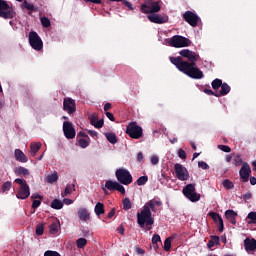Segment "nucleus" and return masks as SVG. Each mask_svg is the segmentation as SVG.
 Here are the masks:
<instances>
[{
	"label": "nucleus",
	"mask_w": 256,
	"mask_h": 256,
	"mask_svg": "<svg viewBox=\"0 0 256 256\" xmlns=\"http://www.w3.org/2000/svg\"><path fill=\"white\" fill-rule=\"evenodd\" d=\"M161 205H163L161 200L152 199L143 206L139 213H137V223L139 228L143 229L145 233H147V231H151V229H153V225H155V218H153L151 211L156 213L157 208L155 207H161Z\"/></svg>",
	"instance_id": "1"
},
{
	"label": "nucleus",
	"mask_w": 256,
	"mask_h": 256,
	"mask_svg": "<svg viewBox=\"0 0 256 256\" xmlns=\"http://www.w3.org/2000/svg\"><path fill=\"white\" fill-rule=\"evenodd\" d=\"M170 61L181 73H184V75H187L190 79H203V77H205V74L197 67V64H189V62L184 61L181 56L170 57Z\"/></svg>",
	"instance_id": "2"
},
{
	"label": "nucleus",
	"mask_w": 256,
	"mask_h": 256,
	"mask_svg": "<svg viewBox=\"0 0 256 256\" xmlns=\"http://www.w3.org/2000/svg\"><path fill=\"white\" fill-rule=\"evenodd\" d=\"M167 43L170 47H175L176 49H181V47H191L189 38L181 35H174L167 40Z\"/></svg>",
	"instance_id": "3"
},
{
	"label": "nucleus",
	"mask_w": 256,
	"mask_h": 256,
	"mask_svg": "<svg viewBox=\"0 0 256 256\" xmlns=\"http://www.w3.org/2000/svg\"><path fill=\"white\" fill-rule=\"evenodd\" d=\"M14 182L20 185L18 192L16 194L17 199H27L31 195V191L29 189V185L27 184V180L16 178Z\"/></svg>",
	"instance_id": "4"
},
{
	"label": "nucleus",
	"mask_w": 256,
	"mask_h": 256,
	"mask_svg": "<svg viewBox=\"0 0 256 256\" xmlns=\"http://www.w3.org/2000/svg\"><path fill=\"white\" fill-rule=\"evenodd\" d=\"M116 179L122 185H131L133 183V176L131 172L125 168H119L115 172Z\"/></svg>",
	"instance_id": "5"
},
{
	"label": "nucleus",
	"mask_w": 256,
	"mask_h": 256,
	"mask_svg": "<svg viewBox=\"0 0 256 256\" xmlns=\"http://www.w3.org/2000/svg\"><path fill=\"white\" fill-rule=\"evenodd\" d=\"M140 9L142 13H145L146 15H149V13L155 14L159 13L161 11V6L159 5V2L148 0L145 3L141 4Z\"/></svg>",
	"instance_id": "6"
},
{
	"label": "nucleus",
	"mask_w": 256,
	"mask_h": 256,
	"mask_svg": "<svg viewBox=\"0 0 256 256\" xmlns=\"http://www.w3.org/2000/svg\"><path fill=\"white\" fill-rule=\"evenodd\" d=\"M126 133L131 139H141L143 137V128L137 122H130L126 127Z\"/></svg>",
	"instance_id": "7"
},
{
	"label": "nucleus",
	"mask_w": 256,
	"mask_h": 256,
	"mask_svg": "<svg viewBox=\"0 0 256 256\" xmlns=\"http://www.w3.org/2000/svg\"><path fill=\"white\" fill-rule=\"evenodd\" d=\"M183 195L192 203H197L201 199V194L195 192V184H187L182 191Z\"/></svg>",
	"instance_id": "8"
},
{
	"label": "nucleus",
	"mask_w": 256,
	"mask_h": 256,
	"mask_svg": "<svg viewBox=\"0 0 256 256\" xmlns=\"http://www.w3.org/2000/svg\"><path fill=\"white\" fill-rule=\"evenodd\" d=\"M0 17L2 19H13L15 17L13 8L5 0H0Z\"/></svg>",
	"instance_id": "9"
},
{
	"label": "nucleus",
	"mask_w": 256,
	"mask_h": 256,
	"mask_svg": "<svg viewBox=\"0 0 256 256\" xmlns=\"http://www.w3.org/2000/svg\"><path fill=\"white\" fill-rule=\"evenodd\" d=\"M29 43L30 47L35 51H41L43 49V40H41V37L35 31L29 33Z\"/></svg>",
	"instance_id": "10"
},
{
	"label": "nucleus",
	"mask_w": 256,
	"mask_h": 256,
	"mask_svg": "<svg viewBox=\"0 0 256 256\" xmlns=\"http://www.w3.org/2000/svg\"><path fill=\"white\" fill-rule=\"evenodd\" d=\"M179 55H181V57H184L185 59H188V64L197 65V61H199V59H200L199 54H197L189 49L181 50L179 52Z\"/></svg>",
	"instance_id": "11"
},
{
	"label": "nucleus",
	"mask_w": 256,
	"mask_h": 256,
	"mask_svg": "<svg viewBox=\"0 0 256 256\" xmlns=\"http://www.w3.org/2000/svg\"><path fill=\"white\" fill-rule=\"evenodd\" d=\"M174 169H175L176 177L177 179H179V181H188L189 171L187 170V168H185L183 165L179 163H176L174 165Z\"/></svg>",
	"instance_id": "12"
},
{
	"label": "nucleus",
	"mask_w": 256,
	"mask_h": 256,
	"mask_svg": "<svg viewBox=\"0 0 256 256\" xmlns=\"http://www.w3.org/2000/svg\"><path fill=\"white\" fill-rule=\"evenodd\" d=\"M182 17L190 27H197L199 25V17L193 11H186Z\"/></svg>",
	"instance_id": "13"
},
{
	"label": "nucleus",
	"mask_w": 256,
	"mask_h": 256,
	"mask_svg": "<svg viewBox=\"0 0 256 256\" xmlns=\"http://www.w3.org/2000/svg\"><path fill=\"white\" fill-rule=\"evenodd\" d=\"M63 133L66 139H75L76 132L75 127H73V123L69 121L63 122Z\"/></svg>",
	"instance_id": "14"
},
{
	"label": "nucleus",
	"mask_w": 256,
	"mask_h": 256,
	"mask_svg": "<svg viewBox=\"0 0 256 256\" xmlns=\"http://www.w3.org/2000/svg\"><path fill=\"white\" fill-rule=\"evenodd\" d=\"M63 110L66 111L68 115H73V113L77 111L75 100L71 98H65L63 102Z\"/></svg>",
	"instance_id": "15"
},
{
	"label": "nucleus",
	"mask_w": 256,
	"mask_h": 256,
	"mask_svg": "<svg viewBox=\"0 0 256 256\" xmlns=\"http://www.w3.org/2000/svg\"><path fill=\"white\" fill-rule=\"evenodd\" d=\"M147 19L151 23H156L157 25H163V23H167V21H169L168 16H161L159 14H150L147 16Z\"/></svg>",
	"instance_id": "16"
},
{
	"label": "nucleus",
	"mask_w": 256,
	"mask_h": 256,
	"mask_svg": "<svg viewBox=\"0 0 256 256\" xmlns=\"http://www.w3.org/2000/svg\"><path fill=\"white\" fill-rule=\"evenodd\" d=\"M239 175L244 183H247V181H249V176L251 175V166H249L248 163L243 164L239 171Z\"/></svg>",
	"instance_id": "17"
},
{
	"label": "nucleus",
	"mask_w": 256,
	"mask_h": 256,
	"mask_svg": "<svg viewBox=\"0 0 256 256\" xmlns=\"http://www.w3.org/2000/svg\"><path fill=\"white\" fill-rule=\"evenodd\" d=\"M244 247H245V251H247V253H250V251H255L256 250V240L254 238H252V239L246 238L244 240Z\"/></svg>",
	"instance_id": "18"
},
{
	"label": "nucleus",
	"mask_w": 256,
	"mask_h": 256,
	"mask_svg": "<svg viewBox=\"0 0 256 256\" xmlns=\"http://www.w3.org/2000/svg\"><path fill=\"white\" fill-rule=\"evenodd\" d=\"M225 217L232 225H237V212L234 210H226Z\"/></svg>",
	"instance_id": "19"
},
{
	"label": "nucleus",
	"mask_w": 256,
	"mask_h": 256,
	"mask_svg": "<svg viewBox=\"0 0 256 256\" xmlns=\"http://www.w3.org/2000/svg\"><path fill=\"white\" fill-rule=\"evenodd\" d=\"M14 157L16 161H19V163H27V161H29V158H27V155H25L21 149L14 150Z\"/></svg>",
	"instance_id": "20"
},
{
	"label": "nucleus",
	"mask_w": 256,
	"mask_h": 256,
	"mask_svg": "<svg viewBox=\"0 0 256 256\" xmlns=\"http://www.w3.org/2000/svg\"><path fill=\"white\" fill-rule=\"evenodd\" d=\"M221 90L219 92H216V97H225V95H229L231 91V86L227 84L226 82L222 83L220 86Z\"/></svg>",
	"instance_id": "21"
},
{
	"label": "nucleus",
	"mask_w": 256,
	"mask_h": 256,
	"mask_svg": "<svg viewBox=\"0 0 256 256\" xmlns=\"http://www.w3.org/2000/svg\"><path fill=\"white\" fill-rule=\"evenodd\" d=\"M78 217L81 221H89V219H91V214H89L87 208H80L78 210Z\"/></svg>",
	"instance_id": "22"
},
{
	"label": "nucleus",
	"mask_w": 256,
	"mask_h": 256,
	"mask_svg": "<svg viewBox=\"0 0 256 256\" xmlns=\"http://www.w3.org/2000/svg\"><path fill=\"white\" fill-rule=\"evenodd\" d=\"M60 227H61V222L59 221V219H56L55 221H53L49 226V231L51 235H57Z\"/></svg>",
	"instance_id": "23"
},
{
	"label": "nucleus",
	"mask_w": 256,
	"mask_h": 256,
	"mask_svg": "<svg viewBox=\"0 0 256 256\" xmlns=\"http://www.w3.org/2000/svg\"><path fill=\"white\" fill-rule=\"evenodd\" d=\"M94 213L97 217H101V215H105V205L101 202H97L94 208Z\"/></svg>",
	"instance_id": "24"
},
{
	"label": "nucleus",
	"mask_w": 256,
	"mask_h": 256,
	"mask_svg": "<svg viewBox=\"0 0 256 256\" xmlns=\"http://www.w3.org/2000/svg\"><path fill=\"white\" fill-rule=\"evenodd\" d=\"M41 149V143H31L30 145V155L32 157H35L37 153H39V150Z\"/></svg>",
	"instance_id": "25"
},
{
	"label": "nucleus",
	"mask_w": 256,
	"mask_h": 256,
	"mask_svg": "<svg viewBox=\"0 0 256 256\" xmlns=\"http://www.w3.org/2000/svg\"><path fill=\"white\" fill-rule=\"evenodd\" d=\"M118 183L119 182L117 181L107 180L105 182V187L108 189V191H115L117 189Z\"/></svg>",
	"instance_id": "26"
},
{
	"label": "nucleus",
	"mask_w": 256,
	"mask_h": 256,
	"mask_svg": "<svg viewBox=\"0 0 256 256\" xmlns=\"http://www.w3.org/2000/svg\"><path fill=\"white\" fill-rule=\"evenodd\" d=\"M105 137L107 139V141H109V143H111L112 145H115V143H117L118 139H117V135H115V133H105Z\"/></svg>",
	"instance_id": "27"
},
{
	"label": "nucleus",
	"mask_w": 256,
	"mask_h": 256,
	"mask_svg": "<svg viewBox=\"0 0 256 256\" xmlns=\"http://www.w3.org/2000/svg\"><path fill=\"white\" fill-rule=\"evenodd\" d=\"M222 85H223V80L219 78L214 79L211 83L212 89H214V91H219Z\"/></svg>",
	"instance_id": "28"
},
{
	"label": "nucleus",
	"mask_w": 256,
	"mask_h": 256,
	"mask_svg": "<svg viewBox=\"0 0 256 256\" xmlns=\"http://www.w3.org/2000/svg\"><path fill=\"white\" fill-rule=\"evenodd\" d=\"M73 191H75V184H68L64 190V192H62V197H67V195H71V193H73Z\"/></svg>",
	"instance_id": "29"
},
{
	"label": "nucleus",
	"mask_w": 256,
	"mask_h": 256,
	"mask_svg": "<svg viewBox=\"0 0 256 256\" xmlns=\"http://www.w3.org/2000/svg\"><path fill=\"white\" fill-rule=\"evenodd\" d=\"M51 207L52 209H56V210L63 209V202H61V200L59 199H54L51 202Z\"/></svg>",
	"instance_id": "30"
},
{
	"label": "nucleus",
	"mask_w": 256,
	"mask_h": 256,
	"mask_svg": "<svg viewBox=\"0 0 256 256\" xmlns=\"http://www.w3.org/2000/svg\"><path fill=\"white\" fill-rule=\"evenodd\" d=\"M208 249H212L215 245H219V236H212V239L208 241Z\"/></svg>",
	"instance_id": "31"
},
{
	"label": "nucleus",
	"mask_w": 256,
	"mask_h": 256,
	"mask_svg": "<svg viewBox=\"0 0 256 256\" xmlns=\"http://www.w3.org/2000/svg\"><path fill=\"white\" fill-rule=\"evenodd\" d=\"M15 174L16 175H29V170L23 166H19L18 168L15 169Z\"/></svg>",
	"instance_id": "32"
},
{
	"label": "nucleus",
	"mask_w": 256,
	"mask_h": 256,
	"mask_svg": "<svg viewBox=\"0 0 256 256\" xmlns=\"http://www.w3.org/2000/svg\"><path fill=\"white\" fill-rule=\"evenodd\" d=\"M122 203H123L124 211H129V209H131V207H133V204H131V200L129 198H124L122 200Z\"/></svg>",
	"instance_id": "33"
},
{
	"label": "nucleus",
	"mask_w": 256,
	"mask_h": 256,
	"mask_svg": "<svg viewBox=\"0 0 256 256\" xmlns=\"http://www.w3.org/2000/svg\"><path fill=\"white\" fill-rule=\"evenodd\" d=\"M11 187H13V183H11V181L4 182L2 184L1 192L7 193V191L11 190Z\"/></svg>",
	"instance_id": "34"
},
{
	"label": "nucleus",
	"mask_w": 256,
	"mask_h": 256,
	"mask_svg": "<svg viewBox=\"0 0 256 256\" xmlns=\"http://www.w3.org/2000/svg\"><path fill=\"white\" fill-rule=\"evenodd\" d=\"M58 179L59 175H57V172H54L53 174L47 176V183H56Z\"/></svg>",
	"instance_id": "35"
},
{
	"label": "nucleus",
	"mask_w": 256,
	"mask_h": 256,
	"mask_svg": "<svg viewBox=\"0 0 256 256\" xmlns=\"http://www.w3.org/2000/svg\"><path fill=\"white\" fill-rule=\"evenodd\" d=\"M45 233V224L39 223L36 225V235L41 236Z\"/></svg>",
	"instance_id": "36"
},
{
	"label": "nucleus",
	"mask_w": 256,
	"mask_h": 256,
	"mask_svg": "<svg viewBox=\"0 0 256 256\" xmlns=\"http://www.w3.org/2000/svg\"><path fill=\"white\" fill-rule=\"evenodd\" d=\"M22 9H27L28 11H35V5L27 2V0H25L22 5H21Z\"/></svg>",
	"instance_id": "37"
},
{
	"label": "nucleus",
	"mask_w": 256,
	"mask_h": 256,
	"mask_svg": "<svg viewBox=\"0 0 256 256\" xmlns=\"http://www.w3.org/2000/svg\"><path fill=\"white\" fill-rule=\"evenodd\" d=\"M85 245H87V239H85V238H79L76 241V246L78 249H83L85 247Z\"/></svg>",
	"instance_id": "38"
},
{
	"label": "nucleus",
	"mask_w": 256,
	"mask_h": 256,
	"mask_svg": "<svg viewBox=\"0 0 256 256\" xmlns=\"http://www.w3.org/2000/svg\"><path fill=\"white\" fill-rule=\"evenodd\" d=\"M147 181H149L148 176H141L137 179L136 184L141 187V186L145 185V183H147Z\"/></svg>",
	"instance_id": "39"
},
{
	"label": "nucleus",
	"mask_w": 256,
	"mask_h": 256,
	"mask_svg": "<svg viewBox=\"0 0 256 256\" xmlns=\"http://www.w3.org/2000/svg\"><path fill=\"white\" fill-rule=\"evenodd\" d=\"M223 187H225V189H233L234 187H235V184H233L232 182H231V180H229V179H225L224 181H223Z\"/></svg>",
	"instance_id": "40"
},
{
	"label": "nucleus",
	"mask_w": 256,
	"mask_h": 256,
	"mask_svg": "<svg viewBox=\"0 0 256 256\" xmlns=\"http://www.w3.org/2000/svg\"><path fill=\"white\" fill-rule=\"evenodd\" d=\"M78 143H79V146L82 148V149H87V147H89V141H87L86 139L84 138H80L78 140Z\"/></svg>",
	"instance_id": "41"
},
{
	"label": "nucleus",
	"mask_w": 256,
	"mask_h": 256,
	"mask_svg": "<svg viewBox=\"0 0 256 256\" xmlns=\"http://www.w3.org/2000/svg\"><path fill=\"white\" fill-rule=\"evenodd\" d=\"M40 21H41V25L44 26L45 28L51 27V20H49V18H47V17H42V18L40 19Z\"/></svg>",
	"instance_id": "42"
},
{
	"label": "nucleus",
	"mask_w": 256,
	"mask_h": 256,
	"mask_svg": "<svg viewBox=\"0 0 256 256\" xmlns=\"http://www.w3.org/2000/svg\"><path fill=\"white\" fill-rule=\"evenodd\" d=\"M164 251H171V237L165 239Z\"/></svg>",
	"instance_id": "43"
},
{
	"label": "nucleus",
	"mask_w": 256,
	"mask_h": 256,
	"mask_svg": "<svg viewBox=\"0 0 256 256\" xmlns=\"http://www.w3.org/2000/svg\"><path fill=\"white\" fill-rule=\"evenodd\" d=\"M218 149H220V151H223L224 153H231V147L227 145L220 144L218 145Z\"/></svg>",
	"instance_id": "44"
},
{
	"label": "nucleus",
	"mask_w": 256,
	"mask_h": 256,
	"mask_svg": "<svg viewBox=\"0 0 256 256\" xmlns=\"http://www.w3.org/2000/svg\"><path fill=\"white\" fill-rule=\"evenodd\" d=\"M209 217H211V219H213L214 223H217V221H219V217H221V215H219L217 212H210Z\"/></svg>",
	"instance_id": "45"
},
{
	"label": "nucleus",
	"mask_w": 256,
	"mask_h": 256,
	"mask_svg": "<svg viewBox=\"0 0 256 256\" xmlns=\"http://www.w3.org/2000/svg\"><path fill=\"white\" fill-rule=\"evenodd\" d=\"M198 167H200V169H204L205 171L209 170V164H207L205 161H199Z\"/></svg>",
	"instance_id": "46"
},
{
	"label": "nucleus",
	"mask_w": 256,
	"mask_h": 256,
	"mask_svg": "<svg viewBox=\"0 0 256 256\" xmlns=\"http://www.w3.org/2000/svg\"><path fill=\"white\" fill-rule=\"evenodd\" d=\"M115 191H119V193H121V195H125L126 191H125V187L123 185H121L119 182L116 186V190Z\"/></svg>",
	"instance_id": "47"
},
{
	"label": "nucleus",
	"mask_w": 256,
	"mask_h": 256,
	"mask_svg": "<svg viewBox=\"0 0 256 256\" xmlns=\"http://www.w3.org/2000/svg\"><path fill=\"white\" fill-rule=\"evenodd\" d=\"M161 242V236L159 234H154L152 237V243L153 245H157V243Z\"/></svg>",
	"instance_id": "48"
},
{
	"label": "nucleus",
	"mask_w": 256,
	"mask_h": 256,
	"mask_svg": "<svg viewBox=\"0 0 256 256\" xmlns=\"http://www.w3.org/2000/svg\"><path fill=\"white\" fill-rule=\"evenodd\" d=\"M44 256H61V254H59L57 251L47 250L44 253Z\"/></svg>",
	"instance_id": "49"
},
{
	"label": "nucleus",
	"mask_w": 256,
	"mask_h": 256,
	"mask_svg": "<svg viewBox=\"0 0 256 256\" xmlns=\"http://www.w3.org/2000/svg\"><path fill=\"white\" fill-rule=\"evenodd\" d=\"M90 124L91 125H95L96 121H99V117L97 116V114H92L90 117Z\"/></svg>",
	"instance_id": "50"
},
{
	"label": "nucleus",
	"mask_w": 256,
	"mask_h": 256,
	"mask_svg": "<svg viewBox=\"0 0 256 256\" xmlns=\"http://www.w3.org/2000/svg\"><path fill=\"white\" fill-rule=\"evenodd\" d=\"M104 125L103 119L97 120L95 124L93 125L96 129H101Z\"/></svg>",
	"instance_id": "51"
},
{
	"label": "nucleus",
	"mask_w": 256,
	"mask_h": 256,
	"mask_svg": "<svg viewBox=\"0 0 256 256\" xmlns=\"http://www.w3.org/2000/svg\"><path fill=\"white\" fill-rule=\"evenodd\" d=\"M241 163H243V159L241 158L240 155H237V156H236V159H234V165H235L236 167H239V165H241Z\"/></svg>",
	"instance_id": "52"
},
{
	"label": "nucleus",
	"mask_w": 256,
	"mask_h": 256,
	"mask_svg": "<svg viewBox=\"0 0 256 256\" xmlns=\"http://www.w3.org/2000/svg\"><path fill=\"white\" fill-rule=\"evenodd\" d=\"M203 93H205L206 95H212V96H214V97H217V92H213V90H211V89L205 88V89L203 90Z\"/></svg>",
	"instance_id": "53"
},
{
	"label": "nucleus",
	"mask_w": 256,
	"mask_h": 256,
	"mask_svg": "<svg viewBox=\"0 0 256 256\" xmlns=\"http://www.w3.org/2000/svg\"><path fill=\"white\" fill-rule=\"evenodd\" d=\"M247 219H250L252 222H256V212H250L247 216Z\"/></svg>",
	"instance_id": "54"
},
{
	"label": "nucleus",
	"mask_w": 256,
	"mask_h": 256,
	"mask_svg": "<svg viewBox=\"0 0 256 256\" xmlns=\"http://www.w3.org/2000/svg\"><path fill=\"white\" fill-rule=\"evenodd\" d=\"M178 157H180V159H187V153H185V150L180 149L178 151Z\"/></svg>",
	"instance_id": "55"
},
{
	"label": "nucleus",
	"mask_w": 256,
	"mask_h": 256,
	"mask_svg": "<svg viewBox=\"0 0 256 256\" xmlns=\"http://www.w3.org/2000/svg\"><path fill=\"white\" fill-rule=\"evenodd\" d=\"M41 205V200H33L32 209H37Z\"/></svg>",
	"instance_id": "56"
},
{
	"label": "nucleus",
	"mask_w": 256,
	"mask_h": 256,
	"mask_svg": "<svg viewBox=\"0 0 256 256\" xmlns=\"http://www.w3.org/2000/svg\"><path fill=\"white\" fill-rule=\"evenodd\" d=\"M252 197L253 195L251 194V192H247L242 196V199H244V201H249V199H251Z\"/></svg>",
	"instance_id": "57"
},
{
	"label": "nucleus",
	"mask_w": 256,
	"mask_h": 256,
	"mask_svg": "<svg viewBox=\"0 0 256 256\" xmlns=\"http://www.w3.org/2000/svg\"><path fill=\"white\" fill-rule=\"evenodd\" d=\"M123 3H124V5L126 6V7H128V9L130 10V11H133V4H131V2H129V1H127V0H124L123 1Z\"/></svg>",
	"instance_id": "58"
},
{
	"label": "nucleus",
	"mask_w": 256,
	"mask_h": 256,
	"mask_svg": "<svg viewBox=\"0 0 256 256\" xmlns=\"http://www.w3.org/2000/svg\"><path fill=\"white\" fill-rule=\"evenodd\" d=\"M151 163H152L153 165H158V163H159V157H158V156H152V157H151Z\"/></svg>",
	"instance_id": "59"
},
{
	"label": "nucleus",
	"mask_w": 256,
	"mask_h": 256,
	"mask_svg": "<svg viewBox=\"0 0 256 256\" xmlns=\"http://www.w3.org/2000/svg\"><path fill=\"white\" fill-rule=\"evenodd\" d=\"M115 217V208H112L107 215V219H113Z\"/></svg>",
	"instance_id": "60"
},
{
	"label": "nucleus",
	"mask_w": 256,
	"mask_h": 256,
	"mask_svg": "<svg viewBox=\"0 0 256 256\" xmlns=\"http://www.w3.org/2000/svg\"><path fill=\"white\" fill-rule=\"evenodd\" d=\"M85 3H94V5H101V0H84Z\"/></svg>",
	"instance_id": "61"
},
{
	"label": "nucleus",
	"mask_w": 256,
	"mask_h": 256,
	"mask_svg": "<svg viewBox=\"0 0 256 256\" xmlns=\"http://www.w3.org/2000/svg\"><path fill=\"white\" fill-rule=\"evenodd\" d=\"M106 117H108L110 121H115V116H113L111 112H106Z\"/></svg>",
	"instance_id": "62"
},
{
	"label": "nucleus",
	"mask_w": 256,
	"mask_h": 256,
	"mask_svg": "<svg viewBox=\"0 0 256 256\" xmlns=\"http://www.w3.org/2000/svg\"><path fill=\"white\" fill-rule=\"evenodd\" d=\"M137 161H139V162L143 161V152H139L137 154Z\"/></svg>",
	"instance_id": "63"
},
{
	"label": "nucleus",
	"mask_w": 256,
	"mask_h": 256,
	"mask_svg": "<svg viewBox=\"0 0 256 256\" xmlns=\"http://www.w3.org/2000/svg\"><path fill=\"white\" fill-rule=\"evenodd\" d=\"M250 184L251 185H256V178H255V176H251L250 177Z\"/></svg>",
	"instance_id": "64"
}]
</instances>
